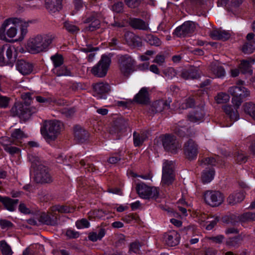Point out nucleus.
Segmentation results:
<instances>
[{"instance_id": "f257e3e1", "label": "nucleus", "mask_w": 255, "mask_h": 255, "mask_svg": "<svg viewBox=\"0 0 255 255\" xmlns=\"http://www.w3.org/2000/svg\"><path fill=\"white\" fill-rule=\"evenodd\" d=\"M228 92L233 96L232 102L234 107L231 105H226L223 107V109L230 120L234 122L239 119L237 109L240 107L244 99L250 96V92L242 86L231 87L228 89Z\"/></svg>"}, {"instance_id": "f03ea898", "label": "nucleus", "mask_w": 255, "mask_h": 255, "mask_svg": "<svg viewBox=\"0 0 255 255\" xmlns=\"http://www.w3.org/2000/svg\"><path fill=\"white\" fill-rule=\"evenodd\" d=\"M52 40V35H37L28 40L27 49L30 53L33 54L46 51Z\"/></svg>"}, {"instance_id": "7ed1b4c3", "label": "nucleus", "mask_w": 255, "mask_h": 255, "mask_svg": "<svg viewBox=\"0 0 255 255\" xmlns=\"http://www.w3.org/2000/svg\"><path fill=\"white\" fill-rule=\"evenodd\" d=\"M63 126L59 121H50L45 123L41 132L45 138L54 140L60 133Z\"/></svg>"}, {"instance_id": "20e7f679", "label": "nucleus", "mask_w": 255, "mask_h": 255, "mask_svg": "<svg viewBox=\"0 0 255 255\" xmlns=\"http://www.w3.org/2000/svg\"><path fill=\"white\" fill-rule=\"evenodd\" d=\"M118 64L121 73L126 77L135 71V61L128 54L118 55Z\"/></svg>"}, {"instance_id": "39448f33", "label": "nucleus", "mask_w": 255, "mask_h": 255, "mask_svg": "<svg viewBox=\"0 0 255 255\" xmlns=\"http://www.w3.org/2000/svg\"><path fill=\"white\" fill-rule=\"evenodd\" d=\"M20 19L10 18L5 20L0 27V39H6V35L9 38L14 37L17 33L16 24L19 23Z\"/></svg>"}, {"instance_id": "423d86ee", "label": "nucleus", "mask_w": 255, "mask_h": 255, "mask_svg": "<svg viewBox=\"0 0 255 255\" xmlns=\"http://www.w3.org/2000/svg\"><path fill=\"white\" fill-rule=\"evenodd\" d=\"M111 63V57L103 55L99 62L92 68L91 73L96 77H104L106 75Z\"/></svg>"}, {"instance_id": "0eeeda50", "label": "nucleus", "mask_w": 255, "mask_h": 255, "mask_svg": "<svg viewBox=\"0 0 255 255\" xmlns=\"http://www.w3.org/2000/svg\"><path fill=\"white\" fill-rule=\"evenodd\" d=\"M136 191L139 196L144 199H156L159 196V189L150 187L143 183L137 184Z\"/></svg>"}, {"instance_id": "6e6552de", "label": "nucleus", "mask_w": 255, "mask_h": 255, "mask_svg": "<svg viewBox=\"0 0 255 255\" xmlns=\"http://www.w3.org/2000/svg\"><path fill=\"white\" fill-rule=\"evenodd\" d=\"M10 111L13 116H17L21 120L25 121L30 117L32 114L36 113L37 110L33 107H24L22 104L16 103Z\"/></svg>"}, {"instance_id": "1a4fd4ad", "label": "nucleus", "mask_w": 255, "mask_h": 255, "mask_svg": "<svg viewBox=\"0 0 255 255\" xmlns=\"http://www.w3.org/2000/svg\"><path fill=\"white\" fill-rule=\"evenodd\" d=\"M174 164L172 161H165L163 164L161 183L169 186L175 180V174L173 170Z\"/></svg>"}, {"instance_id": "9d476101", "label": "nucleus", "mask_w": 255, "mask_h": 255, "mask_svg": "<svg viewBox=\"0 0 255 255\" xmlns=\"http://www.w3.org/2000/svg\"><path fill=\"white\" fill-rule=\"evenodd\" d=\"M99 17L100 14L95 11L87 13L83 18V22L89 24L85 27L83 31L92 32L99 29L101 25Z\"/></svg>"}, {"instance_id": "9b49d317", "label": "nucleus", "mask_w": 255, "mask_h": 255, "mask_svg": "<svg viewBox=\"0 0 255 255\" xmlns=\"http://www.w3.org/2000/svg\"><path fill=\"white\" fill-rule=\"evenodd\" d=\"M34 180L37 183L46 184L53 182V177L49 168L45 165H40L34 172Z\"/></svg>"}, {"instance_id": "f8f14e48", "label": "nucleus", "mask_w": 255, "mask_h": 255, "mask_svg": "<svg viewBox=\"0 0 255 255\" xmlns=\"http://www.w3.org/2000/svg\"><path fill=\"white\" fill-rule=\"evenodd\" d=\"M205 202L212 207L220 205L224 201V195L219 191L207 190L204 193Z\"/></svg>"}, {"instance_id": "ddd939ff", "label": "nucleus", "mask_w": 255, "mask_h": 255, "mask_svg": "<svg viewBox=\"0 0 255 255\" xmlns=\"http://www.w3.org/2000/svg\"><path fill=\"white\" fill-rule=\"evenodd\" d=\"M162 145L165 150L176 153L181 145L174 135L166 134L162 138Z\"/></svg>"}, {"instance_id": "4468645a", "label": "nucleus", "mask_w": 255, "mask_h": 255, "mask_svg": "<svg viewBox=\"0 0 255 255\" xmlns=\"http://www.w3.org/2000/svg\"><path fill=\"white\" fill-rule=\"evenodd\" d=\"M14 50L15 48L8 44L0 45V63L1 65H8L11 63Z\"/></svg>"}, {"instance_id": "2eb2a0df", "label": "nucleus", "mask_w": 255, "mask_h": 255, "mask_svg": "<svg viewBox=\"0 0 255 255\" xmlns=\"http://www.w3.org/2000/svg\"><path fill=\"white\" fill-rule=\"evenodd\" d=\"M196 29L195 23L191 21L184 22L181 26L177 27L174 31L178 37L190 36Z\"/></svg>"}, {"instance_id": "dca6fc26", "label": "nucleus", "mask_w": 255, "mask_h": 255, "mask_svg": "<svg viewBox=\"0 0 255 255\" xmlns=\"http://www.w3.org/2000/svg\"><path fill=\"white\" fill-rule=\"evenodd\" d=\"M183 150L186 157L188 160H194L198 153V145L194 140L189 139L184 143Z\"/></svg>"}, {"instance_id": "f3484780", "label": "nucleus", "mask_w": 255, "mask_h": 255, "mask_svg": "<svg viewBox=\"0 0 255 255\" xmlns=\"http://www.w3.org/2000/svg\"><path fill=\"white\" fill-rule=\"evenodd\" d=\"M127 125V122L124 119H118L110 127L109 132L112 134H117L116 139H119L122 133L126 131Z\"/></svg>"}, {"instance_id": "a211bd4d", "label": "nucleus", "mask_w": 255, "mask_h": 255, "mask_svg": "<svg viewBox=\"0 0 255 255\" xmlns=\"http://www.w3.org/2000/svg\"><path fill=\"white\" fill-rule=\"evenodd\" d=\"M92 87L94 95H96L100 99H106L107 95L111 91V87L107 83H97L93 84Z\"/></svg>"}, {"instance_id": "6ab92c4d", "label": "nucleus", "mask_w": 255, "mask_h": 255, "mask_svg": "<svg viewBox=\"0 0 255 255\" xmlns=\"http://www.w3.org/2000/svg\"><path fill=\"white\" fill-rule=\"evenodd\" d=\"M16 69L22 75L30 74L33 70L32 63L23 60L18 59L15 62Z\"/></svg>"}, {"instance_id": "aec40b11", "label": "nucleus", "mask_w": 255, "mask_h": 255, "mask_svg": "<svg viewBox=\"0 0 255 255\" xmlns=\"http://www.w3.org/2000/svg\"><path fill=\"white\" fill-rule=\"evenodd\" d=\"M75 139L79 142L83 143L89 137L88 132L82 127L76 125L74 128Z\"/></svg>"}, {"instance_id": "412c9836", "label": "nucleus", "mask_w": 255, "mask_h": 255, "mask_svg": "<svg viewBox=\"0 0 255 255\" xmlns=\"http://www.w3.org/2000/svg\"><path fill=\"white\" fill-rule=\"evenodd\" d=\"M27 137L26 134L19 128L13 130L10 135V143L16 145H22V140L23 138Z\"/></svg>"}, {"instance_id": "4be33fe9", "label": "nucleus", "mask_w": 255, "mask_h": 255, "mask_svg": "<svg viewBox=\"0 0 255 255\" xmlns=\"http://www.w3.org/2000/svg\"><path fill=\"white\" fill-rule=\"evenodd\" d=\"M45 6L50 13H55L62 9V0H45Z\"/></svg>"}, {"instance_id": "5701e85b", "label": "nucleus", "mask_w": 255, "mask_h": 255, "mask_svg": "<svg viewBox=\"0 0 255 255\" xmlns=\"http://www.w3.org/2000/svg\"><path fill=\"white\" fill-rule=\"evenodd\" d=\"M164 238L168 246L174 247L179 244L180 235L176 232L173 231L165 234Z\"/></svg>"}, {"instance_id": "b1692460", "label": "nucleus", "mask_w": 255, "mask_h": 255, "mask_svg": "<svg viewBox=\"0 0 255 255\" xmlns=\"http://www.w3.org/2000/svg\"><path fill=\"white\" fill-rule=\"evenodd\" d=\"M209 35L213 39L223 41L227 40L231 36L228 31L221 29H214L210 32Z\"/></svg>"}, {"instance_id": "393cba45", "label": "nucleus", "mask_w": 255, "mask_h": 255, "mask_svg": "<svg viewBox=\"0 0 255 255\" xmlns=\"http://www.w3.org/2000/svg\"><path fill=\"white\" fill-rule=\"evenodd\" d=\"M125 39L127 43L130 46L140 47L142 45L139 37L132 32H126L125 34Z\"/></svg>"}, {"instance_id": "a878e982", "label": "nucleus", "mask_w": 255, "mask_h": 255, "mask_svg": "<svg viewBox=\"0 0 255 255\" xmlns=\"http://www.w3.org/2000/svg\"><path fill=\"white\" fill-rule=\"evenodd\" d=\"M0 202L2 203L6 209L12 212L15 210V208L18 203L19 200L18 199H12L9 197L0 196Z\"/></svg>"}, {"instance_id": "bb28decb", "label": "nucleus", "mask_w": 255, "mask_h": 255, "mask_svg": "<svg viewBox=\"0 0 255 255\" xmlns=\"http://www.w3.org/2000/svg\"><path fill=\"white\" fill-rule=\"evenodd\" d=\"M134 101L141 104H147L149 103L148 93L146 88H142L135 96Z\"/></svg>"}, {"instance_id": "cd10ccee", "label": "nucleus", "mask_w": 255, "mask_h": 255, "mask_svg": "<svg viewBox=\"0 0 255 255\" xmlns=\"http://www.w3.org/2000/svg\"><path fill=\"white\" fill-rule=\"evenodd\" d=\"M170 101L160 100L155 101L152 105V110L155 113H160L170 108Z\"/></svg>"}, {"instance_id": "c85d7f7f", "label": "nucleus", "mask_w": 255, "mask_h": 255, "mask_svg": "<svg viewBox=\"0 0 255 255\" xmlns=\"http://www.w3.org/2000/svg\"><path fill=\"white\" fill-rule=\"evenodd\" d=\"M129 25L135 29L146 30L148 29V24L144 20L136 18H130Z\"/></svg>"}, {"instance_id": "c756f323", "label": "nucleus", "mask_w": 255, "mask_h": 255, "mask_svg": "<svg viewBox=\"0 0 255 255\" xmlns=\"http://www.w3.org/2000/svg\"><path fill=\"white\" fill-rule=\"evenodd\" d=\"M38 220L40 222L47 225L55 226L58 224L57 217L53 215H48L44 213L40 215Z\"/></svg>"}, {"instance_id": "7c9ffc66", "label": "nucleus", "mask_w": 255, "mask_h": 255, "mask_svg": "<svg viewBox=\"0 0 255 255\" xmlns=\"http://www.w3.org/2000/svg\"><path fill=\"white\" fill-rule=\"evenodd\" d=\"M210 69L215 78H222L225 75L224 67L216 62H213L210 66Z\"/></svg>"}, {"instance_id": "2f4dec72", "label": "nucleus", "mask_w": 255, "mask_h": 255, "mask_svg": "<svg viewBox=\"0 0 255 255\" xmlns=\"http://www.w3.org/2000/svg\"><path fill=\"white\" fill-rule=\"evenodd\" d=\"M201 220L202 222L207 224L205 225V224H204L203 226H205L206 230H211L217 224V222L219 221V219L218 217H209L204 215V216L202 217Z\"/></svg>"}, {"instance_id": "473e14b6", "label": "nucleus", "mask_w": 255, "mask_h": 255, "mask_svg": "<svg viewBox=\"0 0 255 255\" xmlns=\"http://www.w3.org/2000/svg\"><path fill=\"white\" fill-rule=\"evenodd\" d=\"M243 238L241 235L229 238L226 241V245L231 248L237 249L242 244Z\"/></svg>"}, {"instance_id": "72a5a7b5", "label": "nucleus", "mask_w": 255, "mask_h": 255, "mask_svg": "<svg viewBox=\"0 0 255 255\" xmlns=\"http://www.w3.org/2000/svg\"><path fill=\"white\" fill-rule=\"evenodd\" d=\"M204 111L200 109L188 115V120L193 123H197L202 121L204 117Z\"/></svg>"}, {"instance_id": "f704fd0d", "label": "nucleus", "mask_w": 255, "mask_h": 255, "mask_svg": "<svg viewBox=\"0 0 255 255\" xmlns=\"http://www.w3.org/2000/svg\"><path fill=\"white\" fill-rule=\"evenodd\" d=\"M244 198L245 195L243 192H238L230 195L227 200L230 205H233L242 202Z\"/></svg>"}, {"instance_id": "c9c22d12", "label": "nucleus", "mask_w": 255, "mask_h": 255, "mask_svg": "<svg viewBox=\"0 0 255 255\" xmlns=\"http://www.w3.org/2000/svg\"><path fill=\"white\" fill-rule=\"evenodd\" d=\"M254 60H243L241 61L239 65V68L241 72L243 74L247 73H252V70L251 69V65L254 63Z\"/></svg>"}, {"instance_id": "e433bc0d", "label": "nucleus", "mask_w": 255, "mask_h": 255, "mask_svg": "<svg viewBox=\"0 0 255 255\" xmlns=\"http://www.w3.org/2000/svg\"><path fill=\"white\" fill-rule=\"evenodd\" d=\"M106 234V230L104 228H100L98 232H91L88 235V239L90 241L95 242L98 240H101Z\"/></svg>"}, {"instance_id": "4c0bfd02", "label": "nucleus", "mask_w": 255, "mask_h": 255, "mask_svg": "<svg viewBox=\"0 0 255 255\" xmlns=\"http://www.w3.org/2000/svg\"><path fill=\"white\" fill-rule=\"evenodd\" d=\"M215 171L213 168L206 169L202 174V181L204 183L211 182L214 178Z\"/></svg>"}, {"instance_id": "58836bf2", "label": "nucleus", "mask_w": 255, "mask_h": 255, "mask_svg": "<svg viewBox=\"0 0 255 255\" xmlns=\"http://www.w3.org/2000/svg\"><path fill=\"white\" fill-rule=\"evenodd\" d=\"M28 159L31 163V167L33 169L34 172L38 169L40 165H44L40 159L35 155L28 154Z\"/></svg>"}, {"instance_id": "ea45409f", "label": "nucleus", "mask_w": 255, "mask_h": 255, "mask_svg": "<svg viewBox=\"0 0 255 255\" xmlns=\"http://www.w3.org/2000/svg\"><path fill=\"white\" fill-rule=\"evenodd\" d=\"M53 73L57 76H72V74L66 66H59L52 70Z\"/></svg>"}, {"instance_id": "a19ab883", "label": "nucleus", "mask_w": 255, "mask_h": 255, "mask_svg": "<svg viewBox=\"0 0 255 255\" xmlns=\"http://www.w3.org/2000/svg\"><path fill=\"white\" fill-rule=\"evenodd\" d=\"M133 136V143L135 146H139L142 145L147 138L146 134L144 132L139 134L136 132H134Z\"/></svg>"}, {"instance_id": "79ce46f5", "label": "nucleus", "mask_w": 255, "mask_h": 255, "mask_svg": "<svg viewBox=\"0 0 255 255\" xmlns=\"http://www.w3.org/2000/svg\"><path fill=\"white\" fill-rule=\"evenodd\" d=\"M238 218L239 220L242 222H250L255 221V212H246L242 214Z\"/></svg>"}, {"instance_id": "37998d69", "label": "nucleus", "mask_w": 255, "mask_h": 255, "mask_svg": "<svg viewBox=\"0 0 255 255\" xmlns=\"http://www.w3.org/2000/svg\"><path fill=\"white\" fill-rule=\"evenodd\" d=\"M255 50V41H249L245 42L242 48L245 54L252 53Z\"/></svg>"}, {"instance_id": "c03bdc74", "label": "nucleus", "mask_w": 255, "mask_h": 255, "mask_svg": "<svg viewBox=\"0 0 255 255\" xmlns=\"http://www.w3.org/2000/svg\"><path fill=\"white\" fill-rule=\"evenodd\" d=\"M144 40L152 46H159L161 44V40L157 37L151 34L146 35Z\"/></svg>"}, {"instance_id": "a18cd8bd", "label": "nucleus", "mask_w": 255, "mask_h": 255, "mask_svg": "<svg viewBox=\"0 0 255 255\" xmlns=\"http://www.w3.org/2000/svg\"><path fill=\"white\" fill-rule=\"evenodd\" d=\"M244 111L255 121V104L252 103H246L244 105Z\"/></svg>"}, {"instance_id": "49530a36", "label": "nucleus", "mask_w": 255, "mask_h": 255, "mask_svg": "<svg viewBox=\"0 0 255 255\" xmlns=\"http://www.w3.org/2000/svg\"><path fill=\"white\" fill-rule=\"evenodd\" d=\"M64 28L69 33H77L80 30L79 27L73 24L72 22L66 21L63 23Z\"/></svg>"}, {"instance_id": "de8ad7c7", "label": "nucleus", "mask_w": 255, "mask_h": 255, "mask_svg": "<svg viewBox=\"0 0 255 255\" xmlns=\"http://www.w3.org/2000/svg\"><path fill=\"white\" fill-rule=\"evenodd\" d=\"M0 250L2 255H12V254L10 247L4 240L0 242Z\"/></svg>"}, {"instance_id": "09e8293b", "label": "nucleus", "mask_w": 255, "mask_h": 255, "mask_svg": "<svg viewBox=\"0 0 255 255\" xmlns=\"http://www.w3.org/2000/svg\"><path fill=\"white\" fill-rule=\"evenodd\" d=\"M35 99L37 102L40 103L50 104L51 103H56V100L52 96L43 97L41 96H37L35 97Z\"/></svg>"}, {"instance_id": "8fccbe9b", "label": "nucleus", "mask_w": 255, "mask_h": 255, "mask_svg": "<svg viewBox=\"0 0 255 255\" xmlns=\"http://www.w3.org/2000/svg\"><path fill=\"white\" fill-rule=\"evenodd\" d=\"M50 59L52 61L54 65V68L62 66L64 63V58L62 55L59 54H56L52 55Z\"/></svg>"}, {"instance_id": "3c124183", "label": "nucleus", "mask_w": 255, "mask_h": 255, "mask_svg": "<svg viewBox=\"0 0 255 255\" xmlns=\"http://www.w3.org/2000/svg\"><path fill=\"white\" fill-rule=\"evenodd\" d=\"M215 100L218 104L226 103L229 101L230 96L225 93H220L215 97Z\"/></svg>"}, {"instance_id": "603ef678", "label": "nucleus", "mask_w": 255, "mask_h": 255, "mask_svg": "<svg viewBox=\"0 0 255 255\" xmlns=\"http://www.w3.org/2000/svg\"><path fill=\"white\" fill-rule=\"evenodd\" d=\"M20 23V31H21V36L19 38V39L21 40H22L24 36L26 35L27 32V28L28 26V22L22 21L20 20L19 22Z\"/></svg>"}, {"instance_id": "864d4df0", "label": "nucleus", "mask_w": 255, "mask_h": 255, "mask_svg": "<svg viewBox=\"0 0 255 255\" xmlns=\"http://www.w3.org/2000/svg\"><path fill=\"white\" fill-rule=\"evenodd\" d=\"M188 71L191 79H198L200 77L201 72L198 67H193Z\"/></svg>"}, {"instance_id": "5fc2aeb1", "label": "nucleus", "mask_w": 255, "mask_h": 255, "mask_svg": "<svg viewBox=\"0 0 255 255\" xmlns=\"http://www.w3.org/2000/svg\"><path fill=\"white\" fill-rule=\"evenodd\" d=\"M124 3L122 1L115 2L112 7L113 11L116 13H122L124 11Z\"/></svg>"}, {"instance_id": "6e6d98bb", "label": "nucleus", "mask_w": 255, "mask_h": 255, "mask_svg": "<svg viewBox=\"0 0 255 255\" xmlns=\"http://www.w3.org/2000/svg\"><path fill=\"white\" fill-rule=\"evenodd\" d=\"M163 73L168 79H172L176 76V70L172 67H169L163 71Z\"/></svg>"}, {"instance_id": "4d7b16f0", "label": "nucleus", "mask_w": 255, "mask_h": 255, "mask_svg": "<svg viewBox=\"0 0 255 255\" xmlns=\"http://www.w3.org/2000/svg\"><path fill=\"white\" fill-rule=\"evenodd\" d=\"M10 144L11 143H9L7 146L4 147V149L6 152L9 153L11 155H14V154L20 153V148L15 146H12Z\"/></svg>"}, {"instance_id": "13d9d810", "label": "nucleus", "mask_w": 255, "mask_h": 255, "mask_svg": "<svg viewBox=\"0 0 255 255\" xmlns=\"http://www.w3.org/2000/svg\"><path fill=\"white\" fill-rule=\"evenodd\" d=\"M236 160H237V163L241 164L242 163H245L247 161V156L243 151H238L236 153Z\"/></svg>"}, {"instance_id": "bf43d9fd", "label": "nucleus", "mask_w": 255, "mask_h": 255, "mask_svg": "<svg viewBox=\"0 0 255 255\" xmlns=\"http://www.w3.org/2000/svg\"><path fill=\"white\" fill-rule=\"evenodd\" d=\"M141 0H125L126 4L130 8L137 7L141 3Z\"/></svg>"}, {"instance_id": "052dcab7", "label": "nucleus", "mask_w": 255, "mask_h": 255, "mask_svg": "<svg viewBox=\"0 0 255 255\" xmlns=\"http://www.w3.org/2000/svg\"><path fill=\"white\" fill-rule=\"evenodd\" d=\"M89 225L90 223L88 221L84 218L78 220L76 222V226L78 229L88 228Z\"/></svg>"}, {"instance_id": "680f3d73", "label": "nucleus", "mask_w": 255, "mask_h": 255, "mask_svg": "<svg viewBox=\"0 0 255 255\" xmlns=\"http://www.w3.org/2000/svg\"><path fill=\"white\" fill-rule=\"evenodd\" d=\"M13 226V224L9 221L5 219L0 220V227L3 230H7Z\"/></svg>"}, {"instance_id": "e2e57ef3", "label": "nucleus", "mask_w": 255, "mask_h": 255, "mask_svg": "<svg viewBox=\"0 0 255 255\" xmlns=\"http://www.w3.org/2000/svg\"><path fill=\"white\" fill-rule=\"evenodd\" d=\"M195 105V99L193 97H189L186 99L182 104L183 108H192Z\"/></svg>"}, {"instance_id": "0e129e2a", "label": "nucleus", "mask_w": 255, "mask_h": 255, "mask_svg": "<svg viewBox=\"0 0 255 255\" xmlns=\"http://www.w3.org/2000/svg\"><path fill=\"white\" fill-rule=\"evenodd\" d=\"M217 162V159L214 157H206L201 161V165H211L214 166Z\"/></svg>"}, {"instance_id": "69168bd1", "label": "nucleus", "mask_w": 255, "mask_h": 255, "mask_svg": "<svg viewBox=\"0 0 255 255\" xmlns=\"http://www.w3.org/2000/svg\"><path fill=\"white\" fill-rule=\"evenodd\" d=\"M56 211L58 212L67 213L73 212L74 210V208H71L68 206H59L56 207Z\"/></svg>"}, {"instance_id": "338daca9", "label": "nucleus", "mask_w": 255, "mask_h": 255, "mask_svg": "<svg viewBox=\"0 0 255 255\" xmlns=\"http://www.w3.org/2000/svg\"><path fill=\"white\" fill-rule=\"evenodd\" d=\"M9 98L0 95V108H5L8 107Z\"/></svg>"}, {"instance_id": "774afa93", "label": "nucleus", "mask_w": 255, "mask_h": 255, "mask_svg": "<svg viewBox=\"0 0 255 255\" xmlns=\"http://www.w3.org/2000/svg\"><path fill=\"white\" fill-rule=\"evenodd\" d=\"M141 247L139 242H135L130 244L129 252L134 253H138L139 251V248Z\"/></svg>"}]
</instances>
